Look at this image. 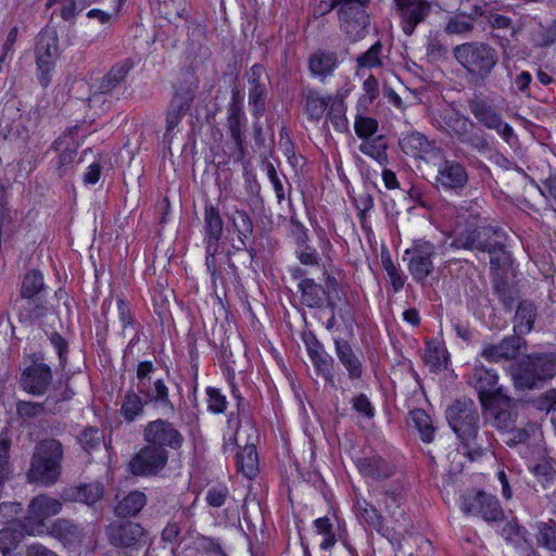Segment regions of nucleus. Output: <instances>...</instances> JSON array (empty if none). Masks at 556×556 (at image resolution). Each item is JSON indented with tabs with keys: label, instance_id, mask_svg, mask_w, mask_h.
<instances>
[{
	"label": "nucleus",
	"instance_id": "16",
	"mask_svg": "<svg viewBox=\"0 0 556 556\" xmlns=\"http://www.w3.org/2000/svg\"><path fill=\"white\" fill-rule=\"evenodd\" d=\"M168 459V451L147 443L130 458L128 469L135 476H154L166 467Z\"/></svg>",
	"mask_w": 556,
	"mask_h": 556
},
{
	"label": "nucleus",
	"instance_id": "60",
	"mask_svg": "<svg viewBox=\"0 0 556 556\" xmlns=\"http://www.w3.org/2000/svg\"><path fill=\"white\" fill-rule=\"evenodd\" d=\"M207 407L213 413H224L226 409V399L220 394L218 389L207 388Z\"/></svg>",
	"mask_w": 556,
	"mask_h": 556
},
{
	"label": "nucleus",
	"instance_id": "46",
	"mask_svg": "<svg viewBox=\"0 0 556 556\" xmlns=\"http://www.w3.org/2000/svg\"><path fill=\"white\" fill-rule=\"evenodd\" d=\"M388 143L382 136H378L372 139H367L359 146V151L374 160H376L381 166L388 164L387 155Z\"/></svg>",
	"mask_w": 556,
	"mask_h": 556
},
{
	"label": "nucleus",
	"instance_id": "6",
	"mask_svg": "<svg viewBox=\"0 0 556 556\" xmlns=\"http://www.w3.org/2000/svg\"><path fill=\"white\" fill-rule=\"evenodd\" d=\"M438 129L450 137L457 138L460 142L470 146L478 152L489 150L488 140L479 134H472L473 123L456 110H443L434 117Z\"/></svg>",
	"mask_w": 556,
	"mask_h": 556
},
{
	"label": "nucleus",
	"instance_id": "27",
	"mask_svg": "<svg viewBox=\"0 0 556 556\" xmlns=\"http://www.w3.org/2000/svg\"><path fill=\"white\" fill-rule=\"evenodd\" d=\"M339 64L336 52L318 50L308 58V70L311 74L324 81L331 76Z\"/></svg>",
	"mask_w": 556,
	"mask_h": 556
},
{
	"label": "nucleus",
	"instance_id": "9",
	"mask_svg": "<svg viewBox=\"0 0 556 556\" xmlns=\"http://www.w3.org/2000/svg\"><path fill=\"white\" fill-rule=\"evenodd\" d=\"M152 362H140L137 367V391L141 393L147 401L153 402L156 406L174 413L175 406L169 399V390L163 379L151 381V374L154 371Z\"/></svg>",
	"mask_w": 556,
	"mask_h": 556
},
{
	"label": "nucleus",
	"instance_id": "20",
	"mask_svg": "<svg viewBox=\"0 0 556 556\" xmlns=\"http://www.w3.org/2000/svg\"><path fill=\"white\" fill-rule=\"evenodd\" d=\"M402 151L427 162L442 157V150L433 141L418 131H410L403 135L399 140Z\"/></svg>",
	"mask_w": 556,
	"mask_h": 556
},
{
	"label": "nucleus",
	"instance_id": "5",
	"mask_svg": "<svg viewBox=\"0 0 556 556\" xmlns=\"http://www.w3.org/2000/svg\"><path fill=\"white\" fill-rule=\"evenodd\" d=\"M556 375V353H531L521 358L513 369L514 386L518 390L541 388Z\"/></svg>",
	"mask_w": 556,
	"mask_h": 556
},
{
	"label": "nucleus",
	"instance_id": "47",
	"mask_svg": "<svg viewBox=\"0 0 556 556\" xmlns=\"http://www.w3.org/2000/svg\"><path fill=\"white\" fill-rule=\"evenodd\" d=\"M536 528V542L548 551L556 552V522L552 519L540 521Z\"/></svg>",
	"mask_w": 556,
	"mask_h": 556
},
{
	"label": "nucleus",
	"instance_id": "4",
	"mask_svg": "<svg viewBox=\"0 0 556 556\" xmlns=\"http://www.w3.org/2000/svg\"><path fill=\"white\" fill-rule=\"evenodd\" d=\"M453 56L466 71L469 79L476 84L486 80L498 62L497 51L483 41L457 45L453 49Z\"/></svg>",
	"mask_w": 556,
	"mask_h": 556
},
{
	"label": "nucleus",
	"instance_id": "38",
	"mask_svg": "<svg viewBox=\"0 0 556 556\" xmlns=\"http://www.w3.org/2000/svg\"><path fill=\"white\" fill-rule=\"evenodd\" d=\"M307 351L309 358L316 367L318 374L324 376L326 380H331L333 377V358L321 348L318 341H316L313 345H308Z\"/></svg>",
	"mask_w": 556,
	"mask_h": 556
},
{
	"label": "nucleus",
	"instance_id": "48",
	"mask_svg": "<svg viewBox=\"0 0 556 556\" xmlns=\"http://www.w3.org/2000/svg\"><path fill=\"white\" fill-rule=\"evenodd\" d=\"M45 289L43 276L39 270H29L23 278L21 294L24 299L31 300Z\"/></svg>",
	"mask_w": 556,
	"mask_h": 556
},
{
	"label": "nucleus",
	"instance_id": "1",
	"mask_svg": "<svg viewBox=\"0 0 556 556\" xmlns=\"http://www.w3.org/2000/svg\"><path fill=\"white\" fill-rule=\"evenodd\" d=\"M453 233L451 248L489 253L490 264L495 269L508 263L505 231L488 225L480 214L459 215Z\"/></svg>",
	"mask_w": 556,
	"mask_h": 556
},
{
	"label": "nucleus",
	"instance_id": "63",
	"mask_svg": "<svg viewBox=\"0 0 556 556\" xmlns=\"http://www.w3.org/2000/svg\"><path fill=\"white\" fill-rule=\"evenodd\" d=\"M352 404H353V408L362 414L364 417H367V418H372L374 415H375V409L370 403V401L368 400V397L361 393L358 395H356L355 397H353L352 400Z\"/></svg>",
	"mask_w": 556,
	"mask_h": 556
},
{
	"label": "nucleus",
	"instance_id": "57",
	"mask_svg": "<svg viewBox=\"0 0 556 556\" xmlns=\"http://www.w3.org/2000/svg\"><path fill=\"white\" fill-rule=\"evenodd\" d=\"M381 262H382L383 269L387 271V274L391 280L393 290L395 292L400 291L404 287V279L400 275V271H399L397 267L395 266V264L392 262L389 252L381 253Z\"/></svg>",
	"mask_w": 556,
	"mask_h": 556
},
{
	"label": "nucleus",
	"instance_id": "53",
	"mask_svg": "<svg viewBox=\"0 0 556 556\" xmlns=\"http://www.w3.org/2000/svg\"><path fill=\"white\" fill-rule=\"evenodd\" d=\"M328 118L333 127L339 131H344L348 128V122L344 116L343 100L336 98L329 104Z\"/></svg>",
	"mask_w": 556,
	"mask_h": 556
},
{
	"label": "nucleus",
	"instance_id": "64",
	"mask_svg": "<svg viewBox=\"0 0 556 556\" xmlns=\"http://www.w3.org/2000/svg\"><path fill=\"white\" fill-rule=\"evenodd\" d=\"M536 407L553 415L556 412V389H551L541 395L536 401Z\"/></svg>",
	"mask_w": 556,
	"mask_h": 556
},
{
	"label": "nucleus",
	"instance_id": "52",
	"mask_svg": "<svg viewBox=\"0 0 556 556\" xmlns=\"http://www.w3.org/2000/svg\"><path fill=\"white\" fill-rule=\"evenodd\" d=\"M267 96V85L258 88H249V105L252 115L260 119L265 112V100Z\"/></svg>",
	"mask_w": 556,
	"mask_h": 556
},
{
	"label": "nucleus",
	"instance_id": "26",
	"mask_svg": "<svg viewBox=\"0 0 556 556\" xmlns=\"http://www.w3.org/2000/svg\"><path fill=\"white\" fill-rule=\"evenodd\" d=\"M336 355L349 374V378L357 380L363 375V364L351 344L343 339H334Z\"/></svg>",
	"mask_w": 556,
	"mask_h": 556
},
{
	"label": "nucleus",
	"instance_id": "40",
	"mask_svg": "<svg viewBox=\"0 0 556 556\" xmlns=\"http://www.w3.org/2000/svg\"><path fill=\"white\" fill-rule=\"evenodd\" d=\"M356 516L368 526L381 532L383 528V518L379 510L365 498L357 497L354 504Z\"/></svg>",
	"mask_w": 556,
	"mask_h": 556
},
{
	"label": "nucleus",
	"instance_id": "28",
	"mask_svg": "<svg viewBox=\"0 0 556 556\" xmlns=\"http://www.w3.org/2000/svg\"><path fill=\"white\" fill-rule=\"evenodd\" d=\"M134 65V61L129 58L114 64L99 81L98 91L102 94L111 93L118 85L125 81Z\"/></svg>",
	"mask_w": 556,
	"mask_h": 556
},
{
	"label": "nucleus",
	"instance_id": "24",
	"mask_svg": "<svg viewBox=\"0 0 556 556\" xmlns=\"http://www.w3.org/2000/svg\"><path fill=\"white\" fill-rule=\"evenodd\" d=\"M143 533V528L139 523L132 521L112 523L106 528V534L110 543L117 547L135 545Z\"/></svg>",
	"mask_w": 556,
	"mask_h": 556
},
{
	"label": "nucleus",
	"instance_id": "54",
	"mask_svg": "<svg viewBox=\"0 0 556 556\" xmlns=\"http://www.w3.org/2000/svg\"><path fill=\"white\" fill-rule=\"evenodd\" d=\"M102 439L103 434L97 427H86L78 435L80 446L88 453L97 448Z\"/></svg>",
	"mask_w": 556,
	"mask_h": 556
},
{
	"label": "nucleus",
	"instance_id": "10",
	"mask_svg": "<svg viewBox=\"0 0 556 556\" xmlns=\"http://www.w3.org/2000/svg\"><path fill=\"white\" fill-rule=\"evenodd\" d=\"M467 103L470 113L482 126L488 129L495 130L506 141L513 137V128L503 121L502 115L495 109L492 99L482 93H476Z\"/></svg>",
	"mask_w": 556,
	"mask_h": 556
},
{
	"label": "nucleus",
	"instance_id": "19",
	"mask_svg": "<svg viewBox=\"0 0 556 556\" xmlns=\"http://www.w3.org/2000/svg\"><path fill=\"white\" fill-rule=\"evenodd\" d=\"M497 374L482 365L475 366L468 377V383L477 390L482 405L493 401L495 395H505L503 388L497 387Z\"/></svg>",
	"mask_w": 556,
	"mask_h": 556
},
{
	"label": "nucleus",
	"instance_id": "36",
	"mask_svg": "<svg viewBox=\"0 0 556 556\" xmlns=\"http://www.w3.org/2000/svg\"><path fill=\"white\" fill-rule=\"evenodd\" d=\"M299 290L301 292V301L307 307L320 308L324 306L326 291L313 279H302L299 283Z\"/></svg>",
	"mask_w": 556,
	"mask_h": 556
},
{
	"label": "nucleus",
	"instance_id": "41",
	"mask_svg": "<svg viewBox=\"0 0 556 556\" xmlns=\"http://www.w3.org/2000/svg\"><path fill=\"white\" fill-rule=\"evenodd\" d=\"M236 465L238 471L242 472L248 478H252L256 475L258 459L254 444H247L240 453H237Z\"/></svg>",
	"mask_w": 556,
	"mask_h": 556
},
{
	"label": "nucleus",
	"instance_id": "17",
	"mask_svg": "<svg viewBox=\"0 0 556 556\" xmlns=\"http://www.w3.org/2000/svg\"><path fill=\"white\" fill-rule=\"evenodd\" d=\"M405 254L410 255L408 270L413 278L418 282L426 280L434 268L432 257L435 254V247L433 243L425 239L414 240Z\"/></svg>",
	"mask_w": 556,
	"mask_h": 556
},
{
	"label": "nucleus",
	"instance_id": "56",
	"mask_svg": "<svg viewBox=\"0 0 556 556\" xmlns=\"http://www.w3.org/2000/svg\"><path fill=\"white\" fill-rule=\"evenodd\" d=\"M493 289L504 306L510 311L517 300V291L504 280H495Z\"/></svg>",
	"mask_w": 556,
	"mask_h": 556
},
{
	"label": "nucleus",
	"instance_id": "32",
	"mask_svg": "<svg viewBox=\"0 0 556 556\" xmlns=\"http://www.w3.org/2000/svg\"><path fill=\"white\" fill-rule=\"evenodd\" d=\"M46 534L59 540L64 545H72L80 541V531L72 520L59 518L50 527L47 526Z\"/></svg>",
	"mask_w": 556,
	"mask_h": 556
},
{
	"label": "nucleus",
	"instance_id": "34",
	"mask_svg": "<svg viewBox=\"0 0 556 556\" xmlns=\"http://www.w3.org/2000/svg\"><path fill=\"white\" fill-rule=\"evenodd\" d=\"M231 225L238 235L239 244L236 245L238 251L247 248V241L252 237L254 224L247 211L236 208L229 216Z\"/></svg>",
	"mask_w": 556,
	"mask_h": 556
},
{
	"label": "nucleus",
	"instance_id": "44",
	"mask_svg": "<svg viewBox=\"0 0 556 556\" xmlns=\"http://www.w3.org/2000/svg\"><path fill=\"white\" fill-rule=\"evenodd\" d=\"M243 116L244 113L240 106H238L235 103L229 106L227 117V129L230 134L231 139L235 142L236 148L239 151H243V136L241 131Z\"/></svg>",
	"mask_w": 556,
	"mask_h": 556
},
{
	"label": "nucleus",
	"instance_id": "14",
	"mask_svg": "<svg viewBox=\"0 0 556 556\" xmlns=\"http://www.w3.org/2000/svg\"><path fill=\"white\" fill-rule=\"evenodd\" d=\"M392 4L401 29L406 36H412L416 27L425 23L432 11L430 0H392Z\"/></svg>",
	"mask_w": 556,
	"mask_h": 556
},
{
	"label": "nucleus",
	"instance_id": "23",
	"mask_svg": "<svg viewBox=\"0 0 556 556\" xmlns=\"http://www.w3.org/2000/svg\"><path fill=\"white\" fill-rule=\"evenodd\" d=\"M51 368L41 362H34L22 374L21 387L33 395H42L52 382Z\"/></svg>",
	"mask_w": 556,
	"mask_h": 556
},
{
	"label": "nucleus",
	"instance_id": "61",
	"mask_svg": "<svg viewBox=\"0 0 556 556\" xmlns=\"http://www.w3.org/2000/svg\"><path fill=\"white\" fill-rule=\"evenodd\" d=\"M229 495L228 489L225 485L211 488L206 493V502L212 507H220L225 504Z\"/></svg>",
	"mask_w": 556,
	"mask_h": 556
},
{
	"label": "nucleus",
	"instance_id": "18",
	"mask_svg": "<svg viewBox=\"0 0 556 556\" xmlns=\"http://www.w3.org/2000/svg\"><path fill=\"white\" fill-rule=\"evenodd\" d=\"M462 510L466 515L481 516L485 521H500L504 518L496 497L483 491L463 496Z\"/></svg>",
	"mask_w": 556,
	"mask_h": 556
},
{
	"label": "nucleus",
	"instance_id": "37",
	"mask_svg": "<svg viewBox=\"0 0 556 556\" xmlns=\"http://www.w3.org/2000/svg\"><path fill=\"white\" fill-rule=\"evenodd\" d=\"M140 394L141 393H138V391L128 390L123 399L119 412L128 422H132L137 417L142 416L144 406L151 403L147 401V397L142 399Z\"/></svg>",
	"mask_w": 556,
	"mask_h": 556
},
{
	"label": "nucleus",
	"instance_id": "22",
	"mask_svg": "<svg viewBox=\"0 0 556 556\" xmlns=\"http://www.w3.org/2000/svg\"><path fill=\"white\" fill-rule=\"evenodd\" d=\"M435 182L438 188L443 190H462L468 182V173L466 167L453 160L440 159Z\"/></svg>",
	"mask_w": 556,
	"mask_h": 556
},
{
	"label": "nucleus",
	"instance_id": "58",
	"mask_svg": "<svg viewBox=\"0 0 556 556\" xmlns=\"http://www.w3.org/2000/svg\"><path fill=\"white\" fill-rule=\"evenodd\" d=\"M355 132L359 138L368 139L378 128V123L371 117L359 116L355 121Z\"/></svg>",
	"mask_w": 556,
	"mask_h": 556
},
{
	"label": "nucleus",
	"instance_id": "12",
	"mask_svg": "<svg viewBox=\"0 0 556 556\" xmlns=\"http://www.w3.org/2000/svg\"><path fill=\"white\" fill-rule=\"evenodd\" d=\"M36 62L39 70V81L46 87L50 83V75L60 55L59 37L54 28L42 29L36 43Z\"/></svg>",
	"mask_w": 556,
	"mask_h": 556
},
{
	"label": "nucleus",
	"instance_id": "3",
	"mask_svg": "<svg viewBox=\"0 0 556 556\" xmlns=\"http://www.w3.org/2000/svg\"><path fill=\"white\" fill-rule=\"evenodd\" d=\"M63 456V445L59 440L46 439L37 443L27 471L28 481L45 486L55 484L62 473Z\"/></svg>",
	"mask_w": 556,
	"mask_h": 556
},
{
	"label": "nucleus",
	"instance_id": "31",
	"mask_svg": "<svg viewBox=\"0 0 556 556\" xmlns=\"http://www.w3.org/2000/svg\"><path fill=\"white\" fill-rule=\"evenodd\" d=\"M536 317L538 308L533 302L529 300L519 302L514 316V333L523 338L533 329Z\"/></svg>",
	"mask_w": 556,
	"mask_h": 556
},
{
	"label": "nucleus",
	"instance_id": "62",
	"mask_svg": "<svg viewBox=\"0 0 556 556\" xmlns=\"http://www.w3.org/2000/svg\"><path fill=\"white\" fill-rule=\"evenodd\" d=\"M296 256L301 264L311 266L319 265L321 260L317 251L309 245L298 248Z\"/></svg>",
	"mask_w": 556,
	"mask_h": 556
},
{
	"label": "nucleus",
	"instance_id": "50",
	"mask_svg": "<svg viewBox=\"0 0 556 556\" xmlns=\"http://www.w3.org/2000/svg\"><path fill=\"white\" fill-rule=\"evenodd\" d=\"M414 426L419 431L424 442L430 443L434 437V427L430 416L424 409H414L409 413Z\"/></svg>",
	"mask_w": 556,
	"mask_h": 556
},
{
	"label": "nucleus",
	"instance_id": "8",
	"mask_svg": "<svg viewBox=\"0 0 556 556\" xmlns=\"http://www.w3.org/2000/svg\"><path fill=\"white\" fill-rule=\"evenodd\" d=\"M199 88L198 78L187 72L185 78L176 87L175 93L166 110L165 138L172 136L184 116L190 110Z\"/></svg>",
	"mask_w": 556,
	"mask_h": 556
},
{
	"label": "nucleus",
	"instance_id": "21",
	"mask_svg": "<svg viewBox=\"0 0 556 556\" xmlns=\"http://www.w3.org/2000/svg\"><path fill=\"white\" fill-rule=\"evenodd\" d=\"M527 349L526 339L514 333L505 337L496 344H486L483 346L481 356L491 362L498 363L502 361L515 359L518 354Z\"/></svg>",
	"mask_w": 556,
	"mask_h": 556
},
{
	"label": "nucleus",
	"instance_id": "13",
	"mask_svg": "<svg viewBox=\"0 0 556 556\" xmlns=\"http://www.w3.org/2000/svg\"><path fill=\"white\" fill-rule=\"evenodd\" d=\"M142 437L146 443L163 448V451H178L185 442L182 433L175 425L162 418L149 421L143 427Z\"/></svg>",
	"mask_w": 556,
	"mask_h": 556
},
{
	"label": "nucleus",
	"instance_id": "25",
	"mask_svg": "<svg viewBox=\"0 0 556 556\" xmlns=\"http://www.w3.org/2000/svg\"><path fill=\"white\" fill-rule=\"evenodd\" d=\"M77 147L73 132L68 131L59 137L52 144V149L58 152L56 172L60 177L67 173L75 162Z\"/></svg>",
	"mask_w": 556,
	"mask_h": 556
},
{
	"label": "nucleus",
	"instance_id": "55",
	"mask_svg": "<svg viewBox=\"0 0 556 556\" xmlns=\"http://www.w3.org/2000/svg\"><path fill=\"white\" fill-rule=\"evenodd\" d=\"M473 29L472 18L467 15H455L451 17L445 26V31L450 35L468 34Z\"/></svg>",
	"mask_w": 556,
	"mask_h": 556
},
{
	"label": "nucleus",
	"instance_id": "45",
	"mask_svg": "<svg viewBox=\"0 0 556 556\" xmlns=\"http://www.w3.org/2000/svg\"><path fill=\"white\" fill-rule=\"evenodd\" d=\"M59 400L54 399L52 395H48L46 401L42 403L37 402H30V401H18L16 404V413L21 418L28 419V418H35L46 410V406L50 405V403L54 404L53 408H49L51 413H56L59 409H56L55 405L58 404Z\"/></svg>",
	"mask_w": 556,
	"mask_h": 556
},
{
	"label": "nucleus",
	"instance_id": "29",
	"mask_svg": "<svg viewBox=\"0 0 556 556\" xmlns=\"http://www.w3.org/2000/svg\"><path fill=\"white\" fill-rule=\"evenodd\" d=\"M481 15L492 29L509 31L513 39H517L518 34L532 22L531 16H522L518 24H514L510 17L494 11L483 12Z\"/></svg>",
	"mask_w": 556,
	"mask_h": 556
},
{
	"label": "nucleus",
	"instance_id": "42",
	"mask_svg": "<svg viewBox=\"0 0 556 556\" xmlns=\"http://www.w3.org/2000/svg\"><path fill=\"white\" fill-rule=\"evenodd\" d=\"M205 238L220 239L224 232V222L219 210L212 203L204 206Z\"/></svg>",
	"mask_w": 556,
	"mask_h": 556
},
{
	"label": "nucleus",
	"instance_id": "2",
	"mask_svg": "<svg viewBox=\"0 0 556 556\" xmlns=\"http://www.w3.org/2000/svg\"><path fill=\"white\" fill-rule=\"evenodd\" d=\"M446 419L460 441L459 453L469 460L480 458L491 447L490 433L479 431V413L471 399L455 400L446 409Z\"/></svg>",
	"mask_w": 556,
	"mask_h": 556
},
{
	"label": "nucleus",
	"instance_id": "51",
	"mask_svg": "<svg viewBox=\"0 0 556 556\" xmlns=\"http://www.w3.org/2000/svg\"><path fill=\"white\" fill-rule=\"evenodd\" d=\"M357 68H376L382 66V43L375 42L366 52L356 59Z\"/></svg>",
	"mask_w": 556,
	"mask_h": 556
},
{
	"label": "nucleus",
	"instance_id": "39",
	"mask_svg": "<svg viewBox=\"0 0 556 556\" xmlns=\"http://www.w3.org/2000/svg\"><path fill=\"white\" fill-rule=\"evenodd\" d=\"M147 504V496L141 491H131L116 505L115 513L121 517L136 516Z\"/></svg>",
	"mask_w": 556,
	"mask_h": 556
},
{
	"label": "nucleus",
	"instance_id": "49",
	"mask_svg": "<svg viewBox=\"0 0 556 556\" xmlns=\"http://www.w3.org/2000/svg\"><path fill=\"white\" fill-rule=\"evenodd\" d=\"M532 25L530 31V40L534 47H546L556 41V28L545 27L541 23H536L534 18L528 24Z\"/></svg>",
	"mask_w": 556,
	"mask_h": 556
},
{
	"label": "nucleus",
	"instance_id": "7",
	"mask_svg": "<svg viewBox=\"0 0 556 556\" xmlns=\"http://www.w3.org/2000/svg\"><path fill=\"white\" fill-rule=\"evenodd\" d=\"M369 0H332L330 9L338 10L340 27L352 41L365 37L369 26L366 11Z\"/></svg>",
	"mask_w": 556,
	"mask_h": 556
},
{
	"label": "nucleus",
	"instance_id": "35",
	"mask_svg": "<svg viewBox=\"0 0 556 556\" xmlns=\"http://www.w3.org/2000/svg\"><path fill=\"white\" fill-rule=\"evenodd\" d=\"M302 96L305 99V111L308 118L314 122H319L321 119L326 109L333 99L331 96H321L317 90L309 88L305 89L302 92Z\"/></svg>",
	"mask_w": 556,
	"mask_h": 556
},
{
	"label": "nucleus",
	"instance_id": "59",
	"mask_svg": "<svg viewBox=\"0 0 556 556\" xmlns=\"http://www.w3.org/2000/svg\"><path fill=\"white\" fill-rule=\"evenodd\" d=\"M265 170H266L268 179L270 180V182L274 187L277 200L279 203H281L286 199L282 179L278 175L273 163H270V162L265 163Z\"/></svg>",
	"mask_w": 556,
	"mask_h": 556
},
{
	"label": "nucleus",
	"instance_id": "11",
	"mask_svg": "<svg viewBox=\"0 0 556 556\" xmlns=\"http://www.w3.org/2000/svg\"><path fill=\"white\" fill-rule=\"evenodd\" d=\"M62 503L47 494L35 496L28 504V516L24 523L25 533L28 535H43L47 532L45 521L62 510Z\"/></svg>",
	"mask_w": 556,
	"mask_h": 556
},
{
	"label": "nucleus",
	"instance_id": "15",
	"mask_svg": "<svg viewBox=\"0 0 556 556\" xmlns=\"http://www.w3.org/2000/svg\"><path fill=\"white\" fill-rule=\"evenodd\" d=\"M485 418L498 431L505 433L516 428L518 422L517 401L508 395H495L494 400L483 405Z\"/></svg>",
	"mask_w": 556,
	"mask_h": 556
},
{
	"label": "nucleus",
	"instance_id": "43",
	"mask_svg": "<svg viewBox=\"0 0 556 556\" xmlns=\"http://www.w3.org/2000/svg\"><path fill=\"white\" fill-rule=\"evenodd\" d=\"M24 528L8 527L0 530V552L2 556H17L15 551L24 539Z\"/></svg>",
	"mask_w": 556,
	"mask_h": 556
},
{
	"label": "nucleus",
	"instance_id": "30",
	"mask_svg": "<svg viewBox=\"0 0 556 556\" xmlns=\"http://www.w3.org/2000/svg\"><path fill=\"white\" fill-rule=\"evenodd\" d=\"M103 494L104 486L97 481L70 488L63 492V496L66 501L81 502L87 505L97 503L103 497Z\"/></svg>",
	"mask_w": 556,
	"mask_h": 556
},
{
	"label": "nucleus",
	"instance_id": "33",
	"mask_svg": "<svg viewBox=\"0 0 556 556\" xmlns=\"http://www.w3.org/2000/svg\"><path fill=\"white\" fill-rule=\"evenodd\" d=\"M357 466L363 476L374 480L387 479L394 472L393 467L378 456L363 458Z\"/></svg>",
	"mask_w": 556,
	"mask_h": 556
}]
</instances>
